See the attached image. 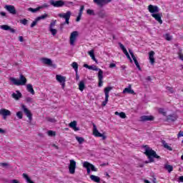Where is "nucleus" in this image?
Listing matches in <instances>:
<instances>
[{
    "instance_id": "nucleus-1",
    "label": "nucleus",
    "mask_w": 183,
    "mask_h": 183,
    "mask_svg": "<svg viewBox=\"0 0 183 183\" xmlns=\"http://www.w3.org/2000/svg\"><path fill=\"white\" fill-rule=\"evenodd\" d=\"M145 152L144 154L148 157L150 162H154V158H156L157 159H159L160 157L157 154V152L154 151L151 147L148 146H145Z\"/></svg>"
},
{
    "instance_id": "nucleus-2",
    "label": "nucleus",
    "mask_w": 183,
    "mask_h": 183,
    "mask_svg": "<svg viewBox=\"0 0 183 183\" xmlns=\"http://www.w3.org/2000/svg\"><path fill=\"white\" fill-rule=\"evenodd\" d=\"M9 80L14 85H16L17 86H21L24 85H26V78H25V76L23 74H20L19 79H16L14 77H10Z\"/></svg>"
},
{
    "instance_id": "nucleus-3",
    "label": "nucleus",
    "mask_w": 183,
    "mask_h": 183,
    "mask_svg": "<svg viewBox=\"0 0 183 183\" xmlns=\"http://www.w3.org/2000/svg\"><path fill=\"white\" fill-rule=\"evenodd\" d=\"M72 15V13L71 12V11H68L66 13H61L58 14V16H59V18H63V19H65V21L62 24H60V29L61 31L62 30V26H64V25H69V19H71V16Z\"/></svg>"
},
{
    "instance_id": "nucleus-4",
    "label": "nucleus",
    "mask_w": 183,
    "mask_h": 183,
    "mask_svg": "<svg viewBox=\"0 0 183 183\" xmlns=\"http://www.w3.org/2000/svg\"><path fill=\"white\" fill-rule=\"evenodd\" d=\"M79 34L78 31H72L70 34V39H69V44L71 45V46H74L75 45V42H76V39L78 38V36Z\"/></svg>"
},
{
    "instance_id": "nucleus-5",
    "label": "nucleus",
    "mask_w": 183,
    "mask_h": 183,
    "mask_svg": "<svg viewBox=\"0 0 183 183\" xmlns=\"http://www.w3.org/2000/svg\"><path fill=\"white\" fill-rule=\"evenodd\" d=\"M93 135L97 137H101L102 138L103 141H105L107 139V136H105L104 134H101L99 131H98V129H97V126L95 124L93 125Z\"/></svg>"
},
{
    "instance_id": "nucleus-6",
    "label": "nucleus",
    "mask_w": 183,
    "mask_h": 183,
    "mask_svg": "<svg viewBox=\"0 0 183 183\" xmlns=\"http://www.w3.org/2000/svg\"><path fill=\"white\" fill-rule=\"evenodd\" d=\"M112 87L108 86L104 89L105 100L102 102V107H105L108 104V99L109 98V92L112 91Z\"/></svg>"
},
{
    "instance_id": "nucleus-7",
    "label": "nucleus",
    "mask_w": 183,
    "mask_h": 183,
    "mask_svg": "<svg viewBox=\"0 0 183 183\" xmlns=\"http://www.w3.org/2000/svg\"><path fill=\"white\" fill-rule=\"evenodd\" d=\"M21 109L23 112H24L26 117L29 118V120L30 122L32 121V113L31 112V110L28 109V108H26V106H25L24 104H21Z\"/></svg>"
},
{
    "instance_id": "nucleus-8",
    "label": "nucleus",
    "mask_w": 183,
    "mask_h": 183,
    "mask_svg": "<svg viewBox=\"0 0 183 183\" xmlns=\"http://www.w3.org/2000/svg\"><path fill=\"white\" fill-rule=\"evenodd\" d=\"M93 2L98 6H100V8H102V6H105V5H108V4L112 2V0H93Z\"/></svg>"
},
{
    "instance_id": "nucleus-9",
    "label": "nucleus",
    "mask_w": 183,
    "mask_h": 183,
    "mask_svg": "<svg viewBox=\"0 0 183 183\" xmlns=\"http://www.w3.org/2000/svg\"><path fill=\"white\" fill-rule=\"evenodd\" d=\"M50 5H52V6H54V8H61V6H64L65 5V2H64L62 0H51Z\"/></svg>"
},
{
    "instance_id": "nucleus-10",
    "label": "nucleus",
    "mask_w": 183,
    "mask_h": 183,
    "mask_svg": "<svg viewBox=\"0 0 183 183\" xmlns=\"http://www.w3.org/2000/svg\"><path fill=\"white\" fill-rule=\"evenodd\" d=\"M56 79L59 84H61L62 89L65 88V82H66V77L57 74L56 75Z\"/></svg>"
},
{
    "instance_id": "nucleus-11",
    "label": "nucleus",
    "mask_w": 183,
    "mask_h": 183,
    "mask_svg": "<svg viewBox=\"0 0 183 183\" xmlns=\"http://www.w3.org/2000/svg\"><path fill=\"white\" fill-rule=\"evenodd\" d=\"M76 169V162L74 159L70 160V164L69 165V171L71 174H75V169Z\"/></svg>"
},
{
    "instance_id": "nucleus-12",
    "label": "nucleus",
    "mask_w": 183,
    "mask_h": 183,
    "mask_svg": "<svg viewBox=\"0 0 183 183\" xmlns=\"http://www.w3.org/2000/svg\"><path fill=\"white\" fill-rule=\"evenodd\" d=\"M148 11L152 15L153 14H158L159 12V8L157 6L150 4L148 6Z\"/></svg>"
},
{
    "instance_id": "nucleus-13",
    "label": "nucleus",
    "mask_w": 183,
    "mask_h": 183,
    "mask_svg": "<svg viewBox=\"0 0 183 183\" xmlns=\"http://www.w3.org/2000/svg\"><path fill=\"white\" fill-rule=\"evenodd\" d=\"M4 8L8 11V12H9V14H11V15H16V9H15V6L6 5Z\"/></svg>"
},
{
    "instance_id": "nucleus-14",
    "label": "nucleus",
    "mask_w": 183,
    "mask_h": 183,
    "mask_svg": "<svg viewBox=\"0 0 183 183\" xmlns=\"http://www.w3.org/2000/svg\"><path fill=\"white\" fill-rule=\"evenodd\" d=\"M129 52L137 68L139 69V71H141V66H139V63H138V60H137V57H135V55H134V52L131 49H129Z\"/></svg>"
},
{
    "instance_id": "nucleus-15",
    "label": "nucleus",
    "mask_w": 183,
    "mask_h": 183,
    "mask_svg": "<svg viewBox=\"0 0 183 183\" xmlns=\"http://www.w3.org/2000/svg\"><path fill=\"white\" fill-rule=\"evenodd\" d=\"M152 18H154V19H156V21H157V22H159V24H162V19H161V18H162V13H155L152 14Z\"/></svg>"
},
{
    "instance_id": "nucleus-16",
    "label": "nucleus",
    "mask_w": 183,
    "mask_h": 183,
    "mask_svg": "<svg viewBox=\"0 0 183 183\" xmlns=\"http://www.w3.org/2000/svg\"><path fill=\"white\" fill-rule=\"evenodd\" d=\"M0 115H2L4 119H6V117H9L11 115V111L6 109H0Z\"/></svg>"
},
{
    "instance_id": "nucleus-17",
    "label": "nucleus",
    "mask_w": 183,
    "mask_h": 183,
    "mask_svg": "<svg viewBox=\"0 0 183 183\" xmlns=\"http://www.w3.org/2000/svg\"><path fill=\"white\" fill-rule=\"evenodd\" d=\"M83 167H89V168L92 170V171H94V172H97V171H98V169L96 168L95 166H94V164L88 162H84L83 163Z\"/></svg>"
},
{
    "instance_id": "nucleus-18",
    "label": "nucleus",
    "mask_w": 183,
    "mask_h": 183,
    "mask_svg": "<svg viewBox=\"0 0 183 183\" xmlns=\"http://www.w3.org/2000/svg\"><path fill=\"white\" fill-rule=\"evenodd\" d=\"M1 29H3V31H10V32H11V34H15V32H16V31L12 28H11V26H8V25H1L0 26Z\"/></svg>"
},
{
    "instance_id": "nucleus-19",
    "label": "nucleus",
    "mask_w": 183,
    "mask_h": 183,
    "mask_svg": "<svg viewBox=\"0 0 183 183\" xmlns=\"http://www.w3.org/2000/svg\"><path fill=\"white\" fill-rule=\"evenodd\" d=\"M12 98H14V99H16V101H18L20 98H22V94L21 93V92L16 90L15 92H14L11 94Z\"/></svg>"
},
{
    "instance_id": "nucleus-20",
    "label": "nucleus",
    "mask_w": 183,
    "mask_h": 183,
    "mask_svg": "<svg viewBox=\"0 0 183 183\" xmlns=\"http://www.w3.org/2000/svg\"><path fill=\"white\" fill-rule=\"evenodd\" d=\"M123 94H132V95H135V92L132 90L131 84H129L128 87L123 90Z\"/></svg>"
},
{
    "instance_id": "nucleus-21",
    "label": "nucleus",
    "mask_w": 183,
    "mask_h": 183,
    "mask_svg": "<svg viewBox=\"0 0 183 183\" xmlns=\"http://www.w3.org/2000/svg\"><path fill=\"white\" fill-rule=\"evenodd\" d=\"M177 119H178V116H177L176 114H170L167 117V121H168L169 122H175Z\"/></svg>"
},
{
    "instance_id": "nucleus-22",
    "label": "nucleus",
    "mask_w": 183,
    "mask_h": 183,
    "mask_svg": "<svg viewBox=\"0 0 183 183\" xmlns=\"http://www.w3.org/2000/svg\"><path fill=\"white\" fill-rule=\"evenodd\" d=\"M154 55H155V52L154 51H151L149 53V59L152 65H154V64H155V58H154Z\"/></svg>"
},
{
    "instance_id": "nucleus-23",
    "label": "nucleus",
    "mask_w": 183,
    "mask_h": 183,
    "mask_svg": "<svg viewBox=\"0 0 183 183\" xmlns=\"http://www.w3.org/2000/svg\"><path fill=\"white\" fill-rule=\"evenodd\" d=\"M41 62H43L45 65H49V66H54L52 60H51V59L43 58L41 59Z\"/></svg>"
},
{
    "instance_id": "nucleus-24",
    "label": "nucleus",
    "mask_w": 183,
    "mask_h": 183,
    "mask_svg": "<svg viewBox=\"0 0 183 183\" xmlns=\"http://www.w3.org/2000/svg\"><path fill=\"white\" fill-rule=\"evenodd\" d=\"M140 119L143 122H145L147 121H154V117L153 116H142L140 117Z\"/></svg>"
},
{
    "instance_id": "nucleus-25",
    "label": "nucleus",
    "mask_w": 183,
    "mask_h": 183,
    "mask_svg": "<svg viewBox=\"0 0 183 183\" xmlns=\"http://www.w3.org/2000/svg\"><path fill=\"white\" fill-rule=\"evenodd\" d=\"M69 127L72 128L74 131H79V128L76 127V121H73L70 124H69Z\"/></svg>"
},
{
    "instance_id": "nucleus-26",
    "label": "nucleus",
    "mask_w": 183,
    "mask_h": 183,
    "mask_svg": "<svg viewBox=\"0 0 183 183\" xmlns=\"http://www.w3.org/2000/svg\"><path fill=\"white\" fill-rule=\"evenodd\" d=\"M26 89L28 92H30V94H31V95H35V91L34 90V87L32 86V84H28L26 85Z\"/></svg>"
},
{
    "instance_id": "nucleus-27",
    "label": "nucleus",
    "mask_w": 183,
    "mask_h": 183,
    "mask_svg": "<svg viewBox=\"0 0 183 183\" xmlns=\"http://www.w3.org/2000/svg\"><path fill=\"white\" fill-rule=\"evenodd\" d=\"M98 79H99V86H102V79H104V73H98Z\"/></svg>"
},
{
    "instance_id": "nucleus-28",
    "label": "nucleus",
    "mask_w": 183,
    "mask_h": 183,
    "mask_svg": "<svg viewBox=\"0 0 183 183\" xmlns=\"http://www.w3.org/2000/svg\"><path fill=\"white\" fill-rule=\"evenodd\" d=\"M90 179H92V181H93L94 182H97V183L101 182V178H99V177L95 176L94 174H92L90 176Z\"/></svg>"
},
{
    "instance_id": "nucleus-29",
    "label": "nucleus",
    "mask_w": 183,
    "mask_h": 183,
    "mask_svg": "<svg viewBox=\"0 0 183 183\" xmlns=\"http://www.w3.org/2000/svg\"><path fill=\"white\" fill-rule=\"evenodd\" d=\"M162 144L164 148H165V149H168V151H172V147H171L169 145H168V143H167V142H165V140H162Z\"/></svg>"
},
{
    "instance_id": "nucleus-30",
    "label": "nucleus",
    "mask_w": 183,
    "mask_h": 183,
    "mask_svg": "<svg viewBox=\"0 0 183 183\" xmlns=\"http://www.w3.org/2000/svg\"><path fill=\"white\" fill-rule=\"evenodd\" d=\"M164 169L167 171L170 174V172H172L174 171V167L171 164H165L164 165Z\"/></svg>"
},
{
    "instance_id": "nucleus-31",
    "label": "nucleus",
    "mask_w": 183,
    "mask_h": 183,
    "mask_svg": "<svg viewBox=\"0 0 183 183\" xmlns=\"http://www.w3.org/2000/svg\"><path fill=\"white\" fill-rule=\"evenodd\" d=\"M22 177L26 180V182H27V183H35L32 180H31V178L29 177V176H28V174L24 173L22 174Z\"/></svg>"
},
{
    "instance_id": "nucleus-32",
    "label": "nucleus",
    "mask_w": 183,
    "mask_h": 183,
    "mask_svg": "<svg viewBox=\"0 0 183 183\" xmlns=\"http://www.w3.org/2000/svg\"><path fill=\"white\" fill-rule=\"evenodd\" d=\"M89 69H92V71H98V74H100V72H102V74H104V71L101 69H99L97 66L95 65H92L90 66Z\"/></svg>"
},
{
    "instance_id": "nucleus-33",
    "label": "nucleus",
    "mask_w": 183,
    "mask_h": 183,
    "mask_svg": "<svg viewBox=\"0 0 183 183\" xmlns=\"http://www.w3.org/2000/svg\"><path fill=\"white\" fill-rule=\"evenodd\" d=\"M89 55H90L92 59L98 64V60L95 58V54H94V50H91L88 52Z\"/></svg>"
},
{
    "instance_id": "nucleus-34",
    "label": "nucleus",
    "mask_w": 183,
    "mask_h": 183,
    "mask_svg": "<svg viewBox=\"0 0 183 183\" xmlns=\"http://www.w3.org/2000/svg\"><path fill=\"white\" fill-rule=\"evenodd\" d=\"M39 9H42V6H39L36 9H33L32 7H30L28 9V11H29V12H32L33 14H35L36 12H38Z\"/></svg>"
},
{
    "instance_id": "nucleus-35",
    "label": "nucleus",
    "mask_w": 183,
    "mask_h": 183,
    "mask_svg": "<svg viewBox=\"0 0 183 183\" xmlns=\"http://www.w3.org/2000/svg\"><path fill=\"white\" fill-rule=\"evenodd\" d=\"M121 49L123 51L124 54L126 55V56H128L129 55V54L128 53V51H127V49L125 48L124 46H123L122 44L119 43V44Z\"/></svg>"
},
{
    "instance_id": "nucleus-36",
    "label": "nucleus",
    "mask_w": 183,
    "mask_h": 183,
    "mask_svg": "<svg viewBox=\"0 0 183 183\" xmlns=\"http://www.w3.org/2000/svg\"><path fill=\"white\" fill-rule=\"evenodd\" d=\"M121 49L123 51L124 54L126 55V56H128L129 55V54L128 53V51H127V49L125 48L124 46H123L122 44L119 43V44Z\"/></svg>"
},
{
    "instance_id": "nucleus-37",
    "label": "nucleus",
    "mask_w": 183,
    "mask_h": 183,
    "mask_svg": "<svg viewBox=\"0 0 183 183\" xmlns=\"http://www.w3.org/2000/svg\"><path fill=\"white\" fill-rule=\"evenodd\" d=\"M121 49L123 51L124 54L126 55V56H128L129 55V54L128 53V51H127V49L125 48L124 46H123L122 44L119 43V44Z\"/></svg>"
},
{
    "instance_id": "nucleus-38",
    "label": "nucleus",
    "mask_w": 183,
    "mask_h": 183,
    "mask_svg": "<svg viewBox=\"0 0 183 183\" xmlns=\"http://www.w3.org/2000/svg\"><path fill=\"white\" fill-rule=\"evenodd\" d=\"M115 115H118L119 117H120V118H122V119H125V118H127V114H125V113L124 112H115Z\"/></svg>"
},
{
    "instance_id": "nucleus-39",
    "label": "nucleus",
    "mask_w": 183,
    "mask_h": 183,
    "mask_svg": "<svg viewBox=\"0 0 183 183\" xmlns=\"http://www.w3.org/2000/svg\"><path fill=\"white\" fill-rule=\"evenodd\" d=\"M79 89L82 92L84 89H85V82L84 81H81L79 84Z\"/></svg>"
},
{
    "instance_id": "nucleus-40",
    "label": "nucleus",
    "mask_w": 183,
    "mask_h": 183,
    "mask_svg": "<svg viewBox=\"0 0 183 183\" xmlns=\"http://www.w3.org/2000/svg\"><path fill=\"white\" fill-rule=\"evenodd\" d=\"M99 17L104 19V18H107V13H105L104 11H100L98 13Z\"/></svg>"
},
{
    "instance_id": "nucleus-41",
    "label": "nucleus",
    "mask_w": 183,
    "mask_h": 183,
    "mask_svg": "<svg viewBox=\"0 0 183 183\" xmlns=\"http://www.w3.org/2000/svg\"><path fill=\"white\" fill-rule=\"evenodd\" d=\"M76 139L80 144H84V142H85V139H84V137H76Z\"/></svg>"
},
{
    "instance_id": "nucleus-42",
    "label": "nucleus",
    "mask_w": 183,
    "mask_h": 183,
    "mask_svg": "<svg viewBox=\"0 0 183 183\" xmlns=\"http://www.w3.org/2000/svg\"><path fill=\"white\" fill-rule=\"evenodd\" d=\"M71 66H72V68L74 69V71H75L76 74H78V63L74 61L71 64Z\"/></svg>"
},
{
    "instance_id": "nucleus-43",
    "label": "nucleus",
    "mask_w": 183,
    "mask_h": 183,
    "mask_svg": "<svg viewBox=\"0 0 183 183\" xmlns=\"http://www.w3.org/2000/svg\"><path fill=\"white\" fill-rule=\"evenodd\" d=\"M47 17H48V14H44L40 16H38L37 18H36V19L38 22H39V21H41V19H45V18H47Z\"/></svg>"
},
{
    "instance_id": "nucleus-44",
    "label": "nucleus",
    "mask_w": 183,
    "mask_h": 183,
    "mask_svg": "<svg viewBox=\"0 0 183 183\" xmlns=\"http://www.w3.org/2000/svg\"><path fill=\"white\" fill-rule=\"evenodd\" d=\"M164 38L166 41H172V36H171L169 34H166L164 35Z\"/></svg>"
},
{
    "instance_id": "nucleus-45",
    "label": "nucleus",
    "mask_w": 183,
    "mask_h": 183,
    "mask_svg": "<svg viewBox=\"0 0 183 183\" xmlns=\"http://www.w3.org/2000/svg\"><path fill=\"white\" fill-rule=\"evenodd\" d=\"M159 114H162V115H164V117H167V112H165V109L163 108L159 109Z\"/></svg>"
},
{
    "instance_id": "nucleus-46",
    "label": "nucleus",
    "mask_w": 183,
    "mask_h": 183,
    "mask_svg": "<svg viewBox=\"0 0 183 183\" xmlns=\"http://www.w3.org/2000/svg\"><path fill=\"white\" fill-rule=\"evenodd\" d=\"M86 13L88 14V15H95V11L90 9H87Z\"/></svg>"
},
{
    "instance_id": "nucleus-47",
    "label": "nucleus",
    "mask_w": 183,
    "mask_h": 183,
    "mask_svg": "<svg viewBox=\"0 0 183 183\" xmlns=\"http://www.w3.org/2000/svg\"><path fill=\"white\" fill-rule=\"evenodd\" d=\"M47 134L49 135V137H55V132L49 130L47 132Z\"/></svg>"
},
{
    "instance_id": "nucleus-48",
    "label": "nucleus",
    "mask_w": 183,
    "mask_h": 183,
    "mask_svg": "<svg viewBox=\"0 0 183 183\" xmlns=\"http://www.w3.org/2000/svg\"><path fill=\"white\" fill-rule=\"evenodd\" d=\"M16 117L19 118V119H22L23 118L22 112H18L16 113Z\"/></svg>"
},
{
    "instance_id": "nucleus-49",
    "label": "nucleus",
    "mask_w": 183,
    "mask_h": 183,
    "mask_svg": "<svg viewBox=\"0 0 183 183\" xmlns=\"http://www.w3.org/2000/svg\"><path fill=\"white\" fill-rule=\"evenodd\" d=\"M49 31H50V32H51V34L54 36H55V35H56V32H57L56 29H49Z\"/></svg>"
},
{
    "instance_id": "nucleus-50",
    "label": "nucleus",
    "mask_w": 183,
    "mask_h": 183,
    "mask_svg": "<svg viewBox=\"0 0 183 183\" xmlns=\"http://www.w3.org/2000/svg\"><path fill=\"white\" fill-rule=\"evenodd\" d=\"M20 24H22V25H26L28 24V20L26 19H24L20 20Z\"/></svg>"
},
{
    "instance_id": "nucleus-51",
    "label": "nucleus",
    "mask_w": 183,
    "mask_h": 183,
    "mask_svg": "<svg viewBox=\"0 0 183 183\" xmlns=\"http://www.w3.org/2000/svg\"><path fill=\"white\" fill-rule=\"evenodd\" d=\"M55 24H56V21H51L49 25V29H54Z\"/></svg>"
},
{
    "instance_id": "nucleus-52",
    "label": "nucleus",
    "mask_w": 183,
    "mask_h": 183,
    "mask_svg": "<svg viewBox=\"0 0 183 183\" xmlns=\"http://www.w3.org/2000/svg\"><path fill=\"white\" fill-rule=\"evenodd\" d=\"M36 24H38V21H36V19H35V20L31 24V28H34V26H36Z\"/></svg>"
},
{
    "instance_id": "nucleus-53",
    "label": "nucleus",
    "mask_w": 183,
    "mask_h": 183,
    "mask_svg": "<svg viewBox=\"0 0 183 183\" xmlns=\"http://www.w3.org/2000/svg\"><path fill=\"white\" fill-rule=\"evenodd\" d=\"M167 89L169 91V92H170V94H174V88L171 86H167Z\"/></svg>"
},
{
    "instance_id": "nucleus-54",
    "label": "nucleus",
    "mask_w": 183,
    "mask_h": 183,
    "mask_svg": "<svg viewBox=\"0 0 183 183\" xmlns=\"http://www.w3.org/2000/svg\"><path fill=\"white\" fill-rule=\"evenodd\" d=\"M84 9H85V6H81L79 15H82V12H84Z\"/></svg>"
},
{
    "instance_id": "nucleus-55",
    "label": "nucleus",
    "mask_w": 183,
    "mask_h": 183,
    "mask_svg": "<svg viewBox=\"0 0 183 183\" xmlns=\"http://www.w3.org/2000/svg\"><path fill=\"white\" fill-rule=\"evenodd\" d=\"M32 101H33V99H32V98L31 97H26V102H28V103H32Z\"/></svg>"
},
{
    "instance_id": "nucleus-56",
    "label": "nucleus",
    "mask_w": 183,
    "mask_h": 183,
    "mask_svg": "<svg viewBox=\"0 0 183 183\" xmlns=\"http://www.w3.org/2000/svg\"><path fill=\"white\" fill-rule=\"evenodd\" d=\"M181 137H183V132L180 131L179 134H177V138H181Z\"/></svg>"
},
{
    "instance_id": "nucleus-57",
    "label": "nucleus",
    "mask_w": 183,
    "mask_h": 183,
    "mask_svg": "<svg viewBox=\"0 0 183 183\" xmlns=\"http://www.w3.org/2000/svg\"><path fill=\"white\" fill-rule=\"evenodd\" d=\"M81 16H82L81 14H79V15H78V16H77V18H76V22H79V21H81Z\"/></svg>"
},
{
    "instance_id": "nucleus-58",
    "label": "nucleus",
    "mask_w": 183,
    "mask_h": 183,
    "mask_svg": "<svg viewBox=\"0 0 183 183\" xmlns=\"http://www.w3.org/2000/svg\"><path fill=\"white\" fill-rule=\"evenodd\" d=\"M1 167H8L9 164L8 163H0Z\"/></svg>"
},
{
    "instance_id": "nucleus-59",
    "label": "nucleus",
    "mask_w": 183,
    "mask_h": 183,
    "mask_svg": "<svg viewBox=\"0 0 183 183\" xmlns=\"http://www.w3.org/2000/svg\"><path fill=\"white\" fill-rule=\"evenodd\" d=\"M115 66H117V64L112 63L109 64V68H115Z\"/></svg>"
},
{
    "instance_id": "nucleus-60",
    "label": "nucleus",
    "mask_w": 183,
    "mask_h": 183,
    "mask_svg": "<svg viewBox=\"0 0 183 183\" xmlns=\"http://www.w3.org/2000/svg\"><path fill=\"white\" fill-rule=\"evenodd\" d=\"M84 168H86L87 169V174H91V169L89 167H84Z\"/></svg>"
},
{
    "instance_id": "nucleus-61",
    "label": "nucleus",
    "mask_w": 183,
    "mask_h": 183,
    "mask_svg": "<svg viewBox=\"0 0 183 183\" xmlns=\"http://www.w3.org/2000/svg\"><path fill=\"white\" fill-rule=\"evenodd\" d=\"M178 179V182H183V176H180Z\"/></svg>"
},
{
    "instance_id": "nucleus-62",
    "label": "nucleus",
    "mask_w": 183,
    "mask_h": 183,
    "mask_svg": "<svg viewBox=\"0 0 183 183\" xmlns=\"http://www.w3.org/2000/svg\"><path fill=\"white\" fill-rule=\"evenodd\" d=\"M11 183H21V182H19V181H18V179H12L11 181Z\"/></svg>"
},
{
    "instance_id": "nucleus-63",
    "label": "nucleus",
    "mask_w": 183,
    "mask_h": 183,
    "mask_svg": "<svg viewBox=\"0 0 183 183\" xmlns=\"http://www.w3.org/2000/svg\"><path fill=\"white\" fill-rule=\"evenodd\" d=\"M19 41L20 42H24V37L21 36H19Z\"/></svg>"
},
{
    "instance_id": "nucleus-64",
    "label": "nucleus",
    "mask_w": 183,
    "mask_h": 183,
    "mask_svg": "<svg viewBox=\"0 0 183 183\" xmlns=\"http://www.w3.org/2000/svg\"><path fill=\"white\" fill-rule=\"evenodd\" d=\"M90 66H89V65H88V64H84V68H87V69H89Z\"/></svg>"
}]
</instances>
